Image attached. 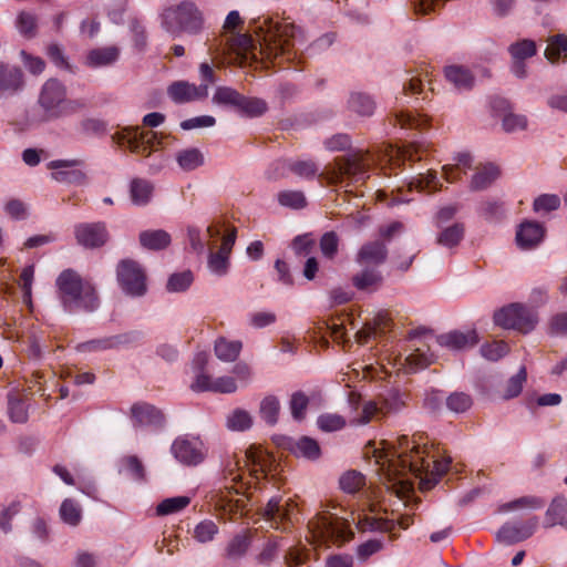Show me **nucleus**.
<instances>
[{
    "mask_svg": "<svg viewBox=\"0 0 567 567\" xmlns=\"http://www.w3.org/2000/svg\"><path fill=\"white\" fill-rule=\"evenodd\" d=\"M436 341L441 347L450 350H464L474 347L478 342V338L473 330L467 332L451 331L439 336Z\"/></svg>",
    "mask_w": 567,
    "mask_h": 567,
    "instance_id": "aec40b11",
    "label": "nucleus"
},
{
    "mask_svg": "<svg viewBox=\"0 0 567 567\" xmlns=\"http://www.w3.org/2000/svg\"><path fill=\"white\" fill-rule=\"evenodd\" d=\"M370 159L368 155L359 151L346 157H339L334 161L333 167L324 176L331 184L341 182L344 177L352 182H361L367 177ZM323 176V174H321Z\"/></svg>",
    "mask_w": 567,
    "mask_h": 567,
    "instance_id": "423d86ee",
    "label": "nucleus"
},
{
    "mask_svg": "<svg viewBox=\"0 0 567 567\" xmlns=\"http://www.w3.org/2000/svg\"><path fill=\"white\" fill-rule=\"evenodd\" d=\"M131 411L140 424L161 423L163 421L162 413L148 404H134Z\"/></svg>",
    "mask_w": 567,
    "mask_h": 567,
    "instance_id": "f704fd0d",
    "label": "nucleus"
},
{
    "mask_svg": "<svg viewBox=\"0 0 567 567\" xmlns=\"http://www.w3.org/2000/svg\"><path fill=\"white\" fill-rule=\"evenodd\" d=\"M140 244L150 250H161L171 244V235L163 229L144 230L140 234Z\"/></svg>",
    "mask_w": 567,
    "mask_h": 567,
    "instance_id": "c85d7f7f",
    "label": "nucleus"
},
{
    "mask_svg": "<svg viewBox=\"0 0 567 567\" xmlns=\"http://www.w3.org/2000/svg\"><path fill=\"white\" fill-rule=\"evenodd\" d=\"M9 415L16 423H23L28 420L25 403L17 395H9Z\"/></svg>",
    "mask_w": 567,
    "mask_h": 567,
    "instance_id": "4d7b16f0",
    "label": "nucleus"
},
{
    "mask_svg": "<svg viewBox=\"0 0 567 567\" xmlns=\"http://www.w3.org/2000/svg\"><path fill=\"white\" fill-rule=\"evenodd\" d=\"M288 167L292 173L305 178H311L318 172V166L311 161H295L289 163Z\"/></svg>",
    "mask_w": 567,
    "mask_h": 567,
    "instance_id": "69168bd1",
    "label": "nucleus"
},
{
    "mask_svg": "<svg viewBox=\"0 0 567 567\" xmlns=\"http://www.w3.org/2000/svg\"><path fill=\"white\" fill-rule=\"evenodd\" d=\"M339 484L343 492L354 494L364 486L365 477L360 472L352 470L340 477Z\"/></svg>",
    "mask_w": 567,
    "mask_h": 567,
    "instance_id": "a19ab883",
    "label": "nucleus"
},
{
    "mask_svg": "<svg viewBox=\"0 0 567 567\" xmlns=\"http://www.w3.org/2000/svg\"><path fill=\"white\" fill-rule=\"evenodd\" d=\"M154 185L144 178H134L130 183V198L136 206L147 205L153 196Z\"/></svg>",
    "mask_w": 567,
    "mask_h": 567,
    "instance_id": "bb28decb",
    "label": "nucleus"
},
{
    "mask_svg": "<svg viewBox=\"0 0 567 567\" xmlns=\"http://www.w3.org/2000/svg\"><path fill=\"white\" fill-rule=\"evenodd\" d=\"M388 249L382 241H371L364 244L358 254V262L367 265H381L385 261Z\"/></svg>",
    "mask_w": 567,
    "mask_h": 567,
    "instance_id": "b1692460",
    "label": "nucleus"
},
{
    "mask_svg": "<svg viewBox=\"0 0 567 567\" xmlns=\"http://www.w3.org/2000/svg\"><path fill=\"white\" fill-rule=\"evenodd\" d=\"M229 265V254L221 250L217 252L210 251L208 256V268L212 272L223 276L227 272Z\"/></svg>",
    "mask_w": 567,
    "mask_h": 567,
    "instance_id": "6e6d98bb",
    "label": "nucleus"
},
{
    "mask_svg": "<svg viewBox=\"0 0 567 567\" xmlns=\"http://www.w3.org/2000/svg\"><path fill=\"white\" fill-rule=\"evenodd\" d=\"M308 529L312 542L318 544H343L353 538L348 519L329 511L317 514L309 523Z\"/></svg>",
    "mask_w": 567,
    "mask_h": 567,
    "instance_id": "20e7f679",
    "label": "nucleus"
},
{
    "mask_svg": "<svg viewBox=\"0 0 567 567\" xmlns=\"http://www.w3.org/2000/svg\"><path fill=\"white\" fill-rule=\"evenodd\" d=\"M538 321L536 312L522 303H511L494 313V322L501 328L517 330L522 333L532 331Z\"/></svg>",
    "mask_w": 567,
    "mask_h": 567,
    "instance_id": "0eeeda50",
    "label": "nucleus"
},
{
    "mask_svg": "<svg viewBox=\"0 0 567 567\" xmlns=\"http://www.w3.org/2000/svg\"><path fill=\"white\" fill-rule=\"evenodd\" d=\"M309 404V398L301 391L293 392L290 398L289 406L291 415L296 421H302Z\"/></svg>",
    "mask_w": 567,
    "mask_h": 567,
    "instance_id": "09e8293b",
    "label": "nucleus"
},
{
    "mask_svg": "<svg viewBox=\"0 0 567 567\" xmlns=\"http://www.w3.org/2000/svg\"><path fill=\"white\" fill-rule=\"evenodd\" d=\"M405 361L412 371L429 367L433 362V354L429 352L426 344H415V349L411 352Z\"/></svg>",
    "mask_w": 567,
    "mask_h": 567,
    "instance_id": "473e14b6",
    "label": "nucleus"
},
{
    "mask_svg": "<svg viewBox=\"0 0 567 567\" xmlns=\"http://www.w3.org/2000/svg\"><path fill=\"white\" fill-rule=\"evenodd\" d=\"M295 508L296 505L291 499H287L282 504L280 497H272L267 503L265 516L268 520L276 524V528H279V523L292 520Z\"/></svg>",
    "mask_w": 567,
    "mask_h": 567,
    "instance_id": "6ab92c4d",
    "label": "nucleus"
},
{
    "mask_svg": "<svg viewBox=\"0 0 567 567\" xmlns=\"http://www.w3.org/2000/svg\"><path fill=\"white\" fill-rule=\"evenodd\" d=\"M62 306L69 312H92L99 307L94 286L73 269L63 270L55 281Z\"/></svg>",
    "mask_w": 567,
    "mask_h": 567,
    "instance_id": "7ed1b4c3",
    "label": "nucleus"
},
{
    "mask_svg": "<svg viewBox=\"0 0 567 567\" xmlns=\"http://www.w3.org/2000/svg\"><path fill=\"white\" fill-rule=\"evenodd\" d=\"M214 104L233 107L249 116H258L266 112L267 104L257 97H246L229 86H218L212 97Z\"/></svg>",
    "mask_w": 567,
    "mask_h": 567,
    "instance_id": "6e6552de",
    "label": "nucleus"
},
{
    "mask_svg": "<svg viewBox=\"0 0 567 567\" xmlns=\"http://www.w3.org/2000/svg\"><path fill=\"white\" fill-rule=\"evenodd\" d=\"M226 425L231 431H246L252 425V416L243 409H235L226 419Z\"/></svg>",
    "mask_w": 567,
    "mask_h": 567,
    "instance_id": "e433bc0d",
    "label": "nucleus"
},
{
    "mask_svg": "<svg viewBox=\"0 0 567 567\" xmlns=\"http://www.w3.org/2000/svg\"><path fill=\"white\" fill-rule=\"evenodd\" d=\"M189 503L190 499L187 496L165 498L156 506V514L158 516H167L171 514H175L187 507Z\"/></svg>",
    "mask_w": 567,
    "mask_h": 567,
    "instance_id": "4c0bfd02",
    "label": "nucleus"
},
{
    "mask_svg": "<svg viewBox=\"0 0 567 567\" xmlns=\"http://www.w3.org/2000/svg\"><path fill=\"white\" fill-rule=\"evenodd\" d=\"M127 342L126 336H115L105 339L92 340L79 346L80 351L105 350Z\"/></svg>",
    "mask_w": 567,
    "mask_h": 567,
    "instance_id": "37998d69",
    "label": "nucleus"
},
{
    "mask_svg": "<svg viewBox=\"0 0 567 567\" xmlns=\"http://www.w3.org/2000/svg\"><path fill=\"white\" fill-rule=\"evenodd\" d=\"M560 206V198L554 194H544L535 198L533 208L536 213H549L558 209Z\"/></svg>",
    "mask_w": 567,
    "mask_h": 567,
    "instance_id": "bf43d9fd",
    "label": "nucleus"
},
{
    "mask_svg": "<svg viewBox=\"0 0 567 567\" xmlns=\"http://www.w3.org/2000/svg\"><path fill=\"white\" fill-rule=\"evenodd\" d=\"M167 93L174 102L187 103L207 97L208 85L200 84L197 86L186 81H177L168 86Z\"/></svg>",
    "mask_w": 567,
    "mask_h": 567,
    "instance_id": "f3484780",
    "label": "nucleus"
},
{
    "mask_svg": "<svg viewBox=\"0 0 567 567\" xmlns=\"http://www.w3.org/2000/svg\"><path fill=\"white\" fill-rule=\"evenodd\" d=\"M24 87V74L21 68L0 62V95L12 96Z\"/></svg>",
    "mask_w": 567,
    "mask_h": 567,
    "instance_id": "4468645a",
    "label": "nucleus"
},
{
    "mask_svg": "<svg viewBox=\"0 0 567 567\" xmlns=\"http://www.w3.org/2000/svg\"><path fill=\"white\" fill-rule=\"evenodd\" d=\"M291 247L297 256H308L316 247L315 239L308 235L297 236L291 244Z\"/></svg>",
    "mask_w": 567,
    "mask_h": 567,
    "instance_id": "0e129e2a",
    "label": "nucleus"
},
{
    "mask_svg": "<svg viewBox=\"0 0 567 567\" xmlns=\"http://www.w3.org/2000/svg\"><path fill=\"white\" fill-rule=\"evenodd\" d=\"M439 179L435 171L429 169L425 174H420L417 178L410 183V186H414L421 190H437Z\"/></svg>",
    "mask_w": 567,
    "mask_h": 567,
    "instance_id": "e2e57ef3",
    "label": "nucleus"
},
{
    "mask_svg": "<svg viewBox=\"0 0 567 567\" xmlns=\"http://www.w3.org/2000/svg\"><path fill=\"white\" fill-rule=\"evenodd\" d=\"M464 227L460 224H454L445 228L437 237V244L444 247H454L463 238Z\"/></svg>",
    "mask_w": 567,
    "mask_h": 567,
    "instance_id": "de8ad7c7",
    "label": "nucleus"
},
{
    "mask_svg": "<svg viewBox=\"0 0 567 567\" xmlns=\"http://www.w3.org/2000/svg\"><path fill=\"white\" fill-rule=\"evenodd\" d=\"M398 449L390 451L374 450L377 463L381 465L388 481L392 482L391 487L396 483L403 485V476L410 472L421 477L423 488H430L447 472L451 458L434 460L431 464L423 456L424 452L405 435L398 439Z\"/></svg>",
    "mask_w": 567,
    "mask_h": 567,
    "instance_id": "f03ea898",
    "label": "nucleus"
},
{
    "mask_svg": "<svg viewBox=\"0 0 567 567\" xmlns=\"http://www.w3.org/2000/svg\"><path fill=\"white\" fill-rule=\"evenodd\" d=\"M280 412V402L274 395L266 396L260 403V415L270 425L278 421Z\"/></svg>",
    "mask_w": 567,
    "mask_h": 567,
    "instance_id": "79ce46f5",
    "label": "nucleus"
},
{
    "mask_svg": "<svg viewBox=\"0 0 567 567\" xmlns=\"http://www.w3.org/2000/svg\"><path fill=\"white\" fill-rule=\"evenodd\" d=\"M526 378V369L525 367H522L519 371L507 381L503 392V398L512 399L517 396L522 392L523 384L525 383Z\"/></svg>",
    "mask_w": 567,
    "mask_h": 567,
    "instance_id": "3c124183",
    "label": "nucleus"
},
{
    "mask_svg": "<svg viewBox=\"0 0 567 567\" xmlns=\"http://www.w3.org/2000/svg\"><path fill=\"white\" fill-rule=\"evenodd\" d=\"M62 520L71 526H76L81 522V508L73 499H65L60 507Z\"/></svg>",
    "mask_w": 567,
    "mask_h": 567,
    "instance_id": "a18cd8bd",
    "label": "nucleus"
},
{
    "mask_svg": "<svg viewBox=\"0 0 567 567\" xmlns=\"http://www.w3.org/2000/svg\"><path fill=\"white\" fill-rule=\"evenodd\" d=\"M445 78L457 90H471L474 85V75L471 71L461 65H450L445 68Z\"/></svg>",
    "mask_w": 567,
    "mask_h": 567,
    "instance_id": "cd10ccee",
    "label": "nucleus"
},
{
    "mask_svg": "<svg viewBox=\"0 0 567 567\" xmlns=\"http://www.w3.org/2000/svg\"><path fill=\"white\" fill-rule=\"evenodd\" d=\"M241 23L237 11H230L224 23V32L219 43L209 45V52L215 58L225 56L228 63L245 65L257 61L258 56L270 62L277 59L287 62L296 58L295 33L296 27L290 23L280 24L271 18H259L254 22V32L258 38V45L254 40L241 33H235V29Z\"/></svg>",
    "mask_w": 567,
    "mask_h": 567,
    "instance_id": "f257e3e1",
    "label": "nucleus"
},
{
    "mask_svg": "<svg viewBox=\"0 0 567 567\" xmlns=\"http://www.w3.org/2000/svg\"><path fill=\"white\" fill-rule=\"evenodd\" d=\"M538 527V518L533 516L526 522L520 523H506L497 532V539L506 543L514 544L529 538Z\"/></svg>",
    "mask_w": 567,
    "mask_h": 567,
    "instance_id": "ddd939ff",
    "label": "nucleus"
},
{
    "mask_svg": "<svg viewBox=\"0 0 567 567\" xmlns=\"http://www.w3.org/2000/svg\"><path fill=\"white\" fill-rule=\"evenodd\" d=\"M215 506L225 513H236L244 507L243 499H233L224 493L215 496Z\"/></svg>",
    "mask_w": 567,
    "mask_h": 567,
    "instance_id": "774afa93",
    "label": "nucleus"
},
{
    "mask_svg": "<svg viewBox=\"0 0 567 567\" xmlns=\"http://www.w3.org/2000/svg\"><path fill=\"white\" fill-rule=\"evenodd\" d=\"M175 458L186 465H196L204 458L203 443L186 439H176L172 444Z\"/></svg>",
    "mask_w": 567,
    "mask_h": 567,
    "instance_id": "dca6fc26",
    "label": "nucleus"
},
{
    "mask_svg": "<svg viewBox=\"0 0 567 567\" xmlns=\"http://www.w3.org/2000/svg\"><path fill=\"white\" fill-rule=\"evenodd\" d=\"M349 110L361 116H370L375 110V102L372 97L362 92H354L348 101Z\"/></svg>",
    "mask_w": 567,
    "mask_h": 567,
    "instance_id": "7c9ffc66",
    "label": "nucleus"
},
{
    "mask_svg": "<svg viewBox=\"0 0 567 567\" xmlns=\"http://www.w3.org/2000/svg\"><path fill=\"white\" fill-rule=\"evenodd\" d=\"M75 237L86 248L103 246L107 240L106 226L104 223L80 224L75 227Z\"/></svg>",
    "mask_w": 567,
    "mask_h": 567,
    "instance_id": "2eb2a0df",
    "label": "nucleus"
},
{
    "mask_svg": "<svg viewBox=\"0 0 567 567\" xmlns=\"http://www.w3.org/2000/svg\"><path fill=\"white\" fill-rule=\"evenodd\" d=\"M117 142L120 145L127 146L131 152L147 157L156 143V133L152 131L144 132L138 127H127L118 134Z\"/></svg>",
    "mask_w": 567,
    "mask_h": 567,
    "instance_id": "f8f14e48",
    "label": "nucleus"
},
{
    "mask_svg": "<svg viewBox=\"0 0 567 567\" xmlns=\"http://www.w3.org/2000/svg\"><path fill=\"white\" fill-rule=\"evenodd\" d=\"M508 51L512 59L526 60L527 58L535 55L536 44L534 41L525 39L511 44Z\"/></svg>",
    "mask_w": 567,
    "mask_h": 567,
    "instance_id": "8fccbe9b",
    "label": "nucleus"
},
{
    "mask_svg": "<svg viewBox=\"0 0 567 567\" xmlns=\"http://www.w3.org/2000/svg\"><path fill=\"white\" fill-rule=\"evenodd\" d=\"M555 526L567 529V499L564 496H556L545 513L544 527L553 528Z\"/></svg>",
    "mask_w": 567,
    "mask_h": 567,
    "instance_id": "4be33fe9",
    "label": "nucleus"
},
{
    "mask_svg": "<svg viewBox=\"0 0 567 567\" xmlns=\"http://www.w3.org/2000/svg\"><path fill=\"white\" fill-rule=\"evenodd\" d=\"M66 103V91L58 80H48L40 93L39 104L50 117H59L63 114Z\"/></svg>",
    "mask_w": 567,
    "mask_h": 567,
    "instance_id": "9b49d317",
    "label": "nucleus"
},
{
    "mask_svg": "<svg viewBox=\"0 0 567 567\" xmlns=\"http://www.w3.org/2000/svg\"><path fill=\"white\" fill-rule=\"evenodd\" d=\"M163 27L174 37L181 33L196 34L203 28V17L193 2L183 1L163 12Z\"/></svg>",
    "mask_w": 567,
    "mask_h": 567,
    "instance_id": "39448f33",
    "label": "nucleus"
},
{
    "mask_svg": "<svg viewBox=\"0 0 567 567\" xmlns=\"http://www.w3.org/2000/svg\"><path fill=\"white\" fill-rule=\"evenodd\" d=\"M192 282L193 274L190 271L174 274L167 281V289L172 292H181L186 290Z\"/></svg>",
    "mask_w": 567,
    "mask_h": 567,
    "instance_id": "680f3d73",
    "label": "nucleus"
},
{
    "mask_svg": "<svg viewBox=\"0 0 567 567\" xmlns=\"http://www.w3.org/2000/svg\"><path fill=\"white\" fill-rule=\"evenodd\" d=\"M493 109L498 112L497 115L502 118V127L505 132L513 133L527 127L526 116L513 113L507 101L496 100L493 103Z\"/></svg>",
    "mask_w": 567,
    "mask_h": 567,
    "instance_id": "a211bd4d",
    "label": "nucleus"
},
{
    "mask_svg": "<svg viewBox=\"0 0 567 567\" xmlns=\"http://www.w3.org/2000/svg\"><path fill=\"white\" fill-rule=\"evenodd\" d=\"M544 227L537 221H524L519 225L516 233L517 245L522 249H532L536 247L544 237Z\"/></svg>",
    "mask_w": 567,
    "mask_h": 567,
    "instance_id": "412c9836",
    "label": "nucleus"
},
{
    "mask_svg": "<svg viewBox=\"0 0 567 567\" xmlns=\"http://www.w3.org/2000/svg\"><path fill=\"white\" fill-rule=\"evenodd\" d=\"M250 544L249 533L245 532L236 535L227 546V556L231 559L241 557Z\"/></svg>",
    "mask_w": 567,
    "mask_h": 567,
    "instance_id": "49530a36",
    "label": "nucleus"
},
{
    "mask_svg": "<svg viewBox=\"0 0 567 567\" xmlns=\"http://www.w3.org/2000/svg\"><path fill=\"white\" fill-rule=\"evenodd\" d=\"M446 405L452 412L463 413L471 408L472 399L466 393L455 392L446 399Z\"/></svg>",
    "mask_w": 567,
    "mask_h": 567,
    "instance_id": "13d9d810",
    "label": "nucleus"
},
{
    "mask_svg": "<svg viewBox=\"0 0 567 567\" xmlns=\"http://www.w3.org/2000/svg\"><path fill=\"white\" fill-rule=\"evenodd\" d=\"M338 236L333 231L323 234L320 239V249L324 257L332 259L338 251Z\"/></svg>",
    "mask_w": 567,
    "mask_h": 567,
    "instance_id": "338daca9",
    "label": "nucleus"
},
{
    "mask_svg": "<svg viewBox=\"0 0 567 567\" xmlns=\"http://www.w3.org/2000/svg\"><path fill=\"white\" fill-rule=\"evenodd\" d=\"M84 161L81 158L55 159L48 164L52 169L51 178L58 183L85 186L89 184V177L85 172L76 167L82 166Z\"/></svg>",
    "mask_w": 567,
    "mask_h": 567,
    "instance_id": "9d476101",
    "label": "nucleus"
},
{
    "mask_svg": "<svg viewBox=\"0 0 567 567\" xmlns=\"http://www.w3.org/2000/svg\"><path fill=\"white\" fill-rule=\"evenodd\" d=\"M120 58V49L115 45L96 48L87 52L85 65L89 68H104L114 64Z\"/></svg>",
    "mask_w": 567,
    "mask_h": 567,
    "instance_id": "5701e85b",
    "label": "nucleus"
},
{
    "mask_svg": "<svg viewBox=\"0 0 567 567\" xmlns=\"http://www.w3.org/2000/svg\"><path fill=\"white\" fill-rule=\"evenodd\" d=\"M176 161L182 169L194 171L204 164V156L198 148H187L177 153Z\"/></svg>",
    "mask_w": 567,
    "mask_h": 567,
    "instance_id": "c9c22d12",
    "label": "nucleus"
},
{
    "mask_svg": "<svg viewBox=\"0 0 567 567\" xmlns=\"http://www.w3.org/2000/svg\"><path fill=\"white\" fill-rule=\"evenodd\" d=\"M241 347L240 341H230L220 337L215 342V354L221 361L234 362L238 358Z\"/></svg>",
    "mask_w": 567,
    "mask_h": 567,
    "instance_id": "c756f323",
    "label": "nucleus"
},
{
    "mask_svg": "<svg viewBox=\"0 0 567 567\" xmlns=\"http://www.w3.org/2000/svg\"><path fill=\"white\" fill-rule=\"evenodd\" d=\"M16 25L20 34L28 39L37 35L38 20L32 12L21 11L17 17Z\"/></svg>",
    "mask_w": 567,
    "mask_h": 567,
    "instance_id": "ea45409f",
    "label": "nucleus"
},
{
    "mask_svg": "<svg viewBox=\"0 0 567 567\" xmlns=\"http://www.w3.org/2000/svg\"><path fill=\"white\" fill-rule=\"evenodd\" d=\"M392 404H390L386 400L382 402V404H378L374 401H367L361 410V413L358 417L353 420L355 424H367L370 421L373 420H380L388 412L395 410Z\"/></svg>",
    "mask_w": 567,
    "mask_h": 567,
    "instance_id": "a878e982",
    "label": "nucleus"
},
{
    "mask_svg": "<svg viewBox=\"0 0 567 567\" xmlns=\"http://www.w3.org/2000/svg\"><path fill=\"white\" fill-rule=\"evenodd\" d=\"M567 53V37L556 35L549 39L545 55L551 63L556 62L561 55Z\"/></svg>",
    "mask_w": 567,
    "mask_h": 567,
    "instance_id": "c03bdc74",
    "label": "nucleus"
},
{
    "mask_svg": "<svg viewBox=\"0 0 567 567\" xmlns=\"http://www.w3.org/2000/svg\"><path fill=\"white\" fill-rule=\"evenodd\" d=\"M545 505V501L537 496H523L512 502L505 503L499 507L501 512L517 509H539Z\"/></svg>",
    "mask_w": 567,
    "mask_h": 567,
    "instance_id": "58836bf2",
    "label": "nucleus"
},
{
    "mask_svg": "<svg viewBox=\"0 0 567 567\" xmlns=\"http://www.w3.org/2000/svg\"><path fill=\"white\" fill-rule=\"evenodd\" d=\"M317 424L319 429L324 432H333L343 429L346 425V420L339 414L326 413L318 417Z\"/></svg>",
    "mask_w": 567,
    "mask_h": 567,
    "instance_id": "5fc2aeb1",
    "label": "nucleus"
},
{
    "mask_svg": "<svg viewBox=\"0 0 567 567\" xmlns=\"http://www.w3.org/2000/svg\"><path fill=\"white\" fill-rule=\"evenodd\" d=\"M116 274L125 293L138 297L146 292V277L138 262L124 259L117 265Z\"/></svg>",
    "mask_w": 567,
    "mask_h": 567,
    "instance_id": "1a4fd4ad",
    "label": "nucleus"
},
{
    "mask_svg": "<svg viewBox=\"0 0 567 567\" xmlns=\"http://www.w3.org/2000/svg\"><path fill=\"white\" fill-rule=\"evenodd\" d=\"M291 451L297 456H302L311 461L318 460L321 454L318 442L308 436H302L296 441Z\"/></svg>",
    "mask_w": 567,
    "mask_h": 567,
    "instance_id": "2f4dec72",
    "label": "nucleus"
},
{
    "mask_svg": "<svg viewBox=\"0 0 567 567\" xmlns=\"http://www.w3.org/2000/svg\"><path fill=\"white\" fill-rule=\"evenodd\" d=\"M353 286L359 290L373 291L382 282V277L379 271L365 269L357 274L353 278Z\"/></svg>",
    "mask_w": 567,
    "mask_h": 567,
    "instance_id": "72a5a7b5",
    "label": "nucleus"
},
{
    "mask_svg": "<svg viewBox=\"0 0 567 567\" xmlns=\"http://www.w3.org/2000/svg\"><path fill=\"white\" fill-rule=\"evenodd\" d=\"M278 202L280 205L300 209L307 204L306 197L300 190H284L278 194Z\"/></svg>",
    "mask_w": 567,
    "mask_h": 567,
    "instance_id": "603ef678",
    "label": "nucleus"
},
{
    "mask_svg": "<svg viewBox=\"0 0 567 567\" xmlns=\"http://www.w3.org/2000/svg\"><path fill=\"white\" fill-rule=\"evenodd\" d=\"M482 355L491 361H497L508 352V346L504 341H493L481 348Z\"/></svg>",
    "mask_w": 567,
    "mask_h": 567,
    "instance_id": "052dcab7",
    "label": "nucleus"
},
{
    "mask_svg": "<svg viewBox=\"0 0 567 567\" xmlns=\"http://www.w3.org/2000/svg\"><path fill=\"white\" fill-rule=\"evenodd\" d=\"M499 176V169L494 164L480 165L475 168L470 182V189L477 192L487 188Z\"/></svg>",
    "mask_w": 567,
    "mask_h": 567,
    "instance_id": "393cba45",
    "label": "nucleus"
},
{
    "mask_svg": "<svg viewBox=\"0 0 567 567\" xmlns=\"http://www.w3.org/2000/svg\"><path fill=\"white\" fill-rule=\"evenodd\" d=\"M218 527L213 520H203L194 528L193 536L199 543H207L214 539Z\"/></svg>",
    "mask_w": 567,
    "mask_h": 567,
    "instance_id": "864d4df0",
    "label": "nucleus"
}]
</instances>
